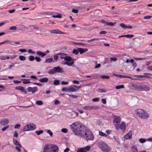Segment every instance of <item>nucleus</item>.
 <instances>
[{"mask_svg":"<svg viewBox=\"0 0 152 152\" xmlns=\"http://www.w3.org/2000/svg\"><path fill=\"white\" fill-rule=\"evenodd\" d=\"M77 87V86L75 85H73L69 86V91L70 92H75L76 91V89L75 88Z\"/></svg>","mask_w":152,"mask_h":152,"instance_id":"nucleus-13","label":"nucleus"},{"mask_svg":"<svg viewBox=\"0 0 152 152\" xmlns=\"http://www.w3.org/2000/svg\"><path fill=\"white\" fill-rule=\"evenodd\" d=\"M35 59L38 62L40 61H41V58L39 57H36L35 58Z\"/></svg>","mask_w":152,"mask_h":152,"instance_id":"nucleus-55","label":"nucleus"},{"mask_svg":"<svg viewBox=\"0 0 152 152\" xmlns=\"http://www.w3.org/2000/svg\"><path fill=\"white\" fill-rule=\"evenodd\" d=\"M78 50L80 54H82L88 51V49L86 48L83 49L81 48H78Z\"/></svg>","mask_w":152,"mask_h":152,"instance_id":"nucleus-15","label":"nucleus"},{"mask_svg":"<svg viewBox=\"0 0 152 152\" xmlns=\"http://www.w3.org/2000/svg\"><path fill=\"white\" fill-rule=\"evenodd\" d=\"M0 59L1 60H5L6 59V58L5 56H2L0 57Z\"/></svg>","mask_w":152,"mask_h":152,"instance_id":"nucleus-64","label":"nucleus"},{"mask_svg":"<svg viewBox=\"0 0 152 152\" xmlns=\"http://www.w3.org/2000/svg\"><path fill=\"white\" fill-rule=\"evenodd\" d=\"M113 75L117 77H120V78H124V77H126V78H130L132 80L137 79H136V78H132L130 77L127 76H125V75H120L114 74Z\"/></svg>","mask_w":152,"mask_h":152,"instance_id":"nucleus-12","label":"nucleus"},{"mask_svg":"<svg viewBox=\"0 0 152 152\" xmlns=\"http://www.w3.org/2000/svg\"><path fill=\"white\" fill-rule=\"evenodd\" d=\"M63 68H61L60 66L54 67L53 69H51L48 72V73L50 75H53L56 73H63L64 72Z\"/></svg>","mask_w":152,"mask_h":152,"instance_id":"nucleus-5","label":"nucleus"},{"mask_svg":"<svg viewBox=\"0 0 152 152\" xmlns=\"http://www.w3.org/2000/svg\"><path fill=\"white\" fill-rule=\"evenodd\" d=\"M69 82H65L64 81H62L61 82V84L62 85H66L67 84L69 83Z\"/></svg>","mask_w":152,"mask_h":152,"instance_id":"nucleus-62","label":"nucleus"},{"mask_svg":"<svg viewBox=\"0 0 152 152\" xmlns=\"http://www.w3.org/2000/svg\"><path fill=\"white\" fill-rule=\"evenodd\" d=\"M34 59L35 58L33 56H30L29 57V60L30 61H33Z\"/></svg>","mask_w":152,"mask_h":152,"instance_id":"nucleus-44","label":"nucleus"},{"mask_svg":"<svg viewBox=\"0 0 152 152\" xmlns=\"http://www.w3.org/2000/svg\"><path fill=\"white\" fill-rule=\"evenodd\" d=\"M37 54L38 55L42 57L45 56L46 55V54L40 51H37Z\"/></svg>","mask_w":152,"mask_h":152,"instance_id":"nucleus-19","label":"nucleus"},{"mask_svg":"<svg viewBox=\"0 0 152 152\" xmlns=\"http://www.w3.org/2000/svg\"><path fill=\"white\" fill-rule=\"evenodd\" d=\"M74 43L75 45H82L83 46H84L86 45V44L83 43L82 42H74Z\"/></svg>","mask_w":152,"mask_h":152,"instance_id":"nucleus-52","label":"nucleus"},{"mask_svg":"<svg viewBox=\"0 0 152 152\" xmlns=\"http://www.w3.org/2000/svg\"><path fill=\"white\" fill-rule=\"evenodd\" d=\"M150 87L147 85L144 84H141L140 91L148 92L150 91Z\"/></svg>","mask_w":152,"mask_h":152,"instance_id":"nucleus-8","label":"nucleus"},{"mask_svg":"<svg viewBox=\"0 0 152 152\" xmlns=\"http://www.w3.org/2000/svg\"><path fill=\"white\" fill-rule=\"evenodd\" d=\"M36 104L37 105H41L43 104V102L41 101H36Z\"/></svg>","mask_w":152,"mask_h":152,"instance_id":"nucleus-41","label":"nucleus"},{"mask_svg":"<svg viewBox=\"0 0 152 152\" xmlns=\"http://www.w3.org/2000/svg\"><path fill=\"white\" fill-rule=\"evenodd\" d=\"M120 127V129L122 130H124L125 129V123L124 122H122Z\"/></svg>","mask_w":152,"mask_h":152,"instance_id":"nucleus-23","label":"nucleus"},{"mask_svg":"<svg viewBox=\"0 0 152 152\" xmlns=\"http://www.w3.org/2000/svg\"><path fill=\"white\" fill-rule=\"evenodd\" d=\"M99 100V99L98 98H94L92 99V100L94 102H98Z\"/></svg>","mask_w":152,"mask_h":152,"instance_id":"nucleus-58","label":"nucleus"},{"mask_svg":"<svg viewBox=\"0 0 152 152\" xmlns=\"http://www.w3.org/2000/svg\"><path fill=\"white\" fill-rule=\"evenodd\" d=\"M132 137V131L129 130L128 133L124 136V138L126 139H131Z\"/></svg>","mask_w":152,"mask_h":152,"instance_id":"nucleus-10","label":"nucleus"},{"mask_svg":"<svg viewBox=\"0 0 152 152\" xmlns=\"http://www.w3.org/2000/svg\"><path fill=\"white\" fill-rule=\"evenodd\" d=\"M15 89L17 90H20L21 91H24V87L21 86H17L15 87Z\"/></svg>","mask_w":152,"mask_h":152,"instance_id":"nucleus-27","label":"nucleus"},{"mask_svg":"<svg viewBox=\"0 0 152 152\" xmlns=\"http://www.w3.org/2000/svg\"><path fill=\"white\" fill-rule=\"evenodd\" d=\"M58 54V53L57 54L54 55L53 56L54 60L56 61H57L58 59V56H60Z\"/></svg>","mask_w":152,"mask_h":152,"instance_id":"nucleus-28","label":"nucleus"},{"mask_svg":"<svg viewBox=\"0 0 152 152\" xmlns=\"http://www.w3.org/2000/svg\"><path fill=\"white\" fill-rule=\"evenodd\" d=\"M48 80V79L47 77H44L42 78H41L39 79V81L42 83L47 82Z\"/></svg>","mask_w":152,"mask_h":152,"instance_id":"nucleus-20","label":"nucleus"},{"mask_svg":"<svg viewBox=\"0 0 152 152\" xmlns=\"http://www.w3.org/2000/svg\"><path fill=\"white\" fill-rule=\"evenodd\" d=\"M17 28L16 26H12L9 29L10 30H14V31H16L17 30Z\"/></svg>","mask_w":152,"mask_h":152,"instance_id":"nucleus-43","label":"nucleus"},{"mask_svg":"<svg viewBox=\"0 0 152 152\" xmlns=\"http://www.w3.org/2000/svg\"><path fill=\"white\" fill-rule=\"evenodd\" d=\"M83 148L85 151H88L90 150V146H87Z\"/></svg>","mask_w":152,"mask_h":152,"instance_id":"nucleus-31","label":"nucleus"},{"mask_svg":"<svg viewBox=\"0 0 152 152\" xmlns=\"http://www.w3.org/2000/svg\"><path fill=\"white\" fill-rule=\"evenodd\" d=\"M42 14L43 15L46 16L48 18L50 16L53 15V12H46L42 13Z\"/></svg>","mask_w":152,"mask_h":152,"instance_id":"nucleus-18","label":"nucleus"},{"mask_svg":"<svg viewBox=\"0 0 152 152\" xmlns=\"http://www.w3.org/2000/svg\"><path fill=\"white\" fill-rule=\"evenodd\" d=\"M47 132L50 135V136L51 137H52L53 136V133L50 130H48Z\"/></svg>","mask_w":152,"mask_h":152,"instance_id":"nucleus-54","label":"nucleus"},{"mask_svg":"<svg viewBox=\"0 0 152 152\" xmlns=\"http://www.w3.org/2000/svg\"><path fill=\"white\" fill-rule=\"evenodd\" d=\"M97 91L99 92L104 93L106 92V91L104 89L99 88L97 89Z\"/></svg>","mask_w":152,"mask_h":152,"instance_id":"nucleus-36","label":"nucleus"},{"mask_svg":"<svg viewBox=\"0 0 152 152\" xmlns=\"http://www.w3.org/2000/svg\"><path fill=\"white\" fill-rule=\"evenodd\" d=\"M91 110L93 109L94 110L98 109L99 108V106H91Z\"/></svg>","mask_w":152,"mask_h":152,"instance_id":"nucleus-30","label":"nucleus"},{"mask_svg":"<svg viewBox=\"0 0 152 152\" xmlns=\"http://www.w3.org/2000/svg\"><path fill=\"white\" fill-rule=\"evenodd\" d=\"M124 88V86L123 85L118 86L116 87V88L117 89H118L120 88Z\"/></svg>","mask_w":152,"mask_h":152,"instance_id":"nucleus-35","label":"nucleus"},{"mask_svg":"<svg viewBox=\"0 0 152 152\" xmlns=\"http://www.w3.org/2000/svg\"><path fill=\"white\" fill-rule=\"evenodd\" d=\"M28 52L29 53L34 54L35 53V52L33 51L31 49H29L28 50Z\"/></svg>","mask_w":152,"mask_h":152,"instance_id":"nucleus-56","label":"nucleus"},{"mask_svg":"<svg viewBox=\"0 0 152 152\" xmlns=\"http://www.w3.org/2000/svg\"><path fill=\"white\" fill-rule=\"evenodd\" d=\"M9 121L8 119L7 118L4 119L3 120H1L0 121L1 124L3 125L7 124L9 123Z\"/></svg>","mask_w":152,"mask_h":152,"instance_id":"nucleus-14","label":"nucleus"},{"mask_svg":"<svg viewBox=\"0 0 152 152\" xmlns=\"http://www.w3.org/2000/svg\"><path fill=\"white\" fill-rule=\"evenodd\" d=\"M61 131L62 132L64 133H66L68 132V130L66 128L62 129H61Z\"/></svg>","mask_w":152,"mask_h":152,"instance_id":"nucleus-53","label":"nucleus"},{"mask_svg":"<svg viewBox=\"0 0 152 152\" xmlns=\"http://www.w3.org/2000/svg\"><path fill=\"white\" fill-rule=\"evenodd\" d=\"M100 39H99V38H94V39H91L89 40H88V42H90L93 41L94 40H100Z\"/></svg>","mask_w":152,"mask_h":152,"instance_id":"nucleus-59","label":"nucleus"},{"mask_svg":"<svg viewBox=\"0 0 152 152\" xmlns=\"http://www.w3.org/2000/svg\"><path fill=\"white\" fill-rule=\"evenodd\" d=\"M19 51L22 53H26L27 52V50L25 49H20L19 50Z\"/></svg>","mask_w":152,"mask_h":152,"instance_id":"nucleus-48","label":"nucleus"},{"mask_svg":"<svg viewBox=\"0 0 152 152\" xmlns=\"http://www.w3.org/2000/svg\"><path fill=\"white\" fill-rule=\"evenodd\" d=\"M35 132L37 135H40L43 132V131L42 130L36 131H35Z\"/></svg>","mask_w":152,"mask_h":152,"instance_id":"nucleus-40","label":"nucleus"},{"mask_svg":"<svg viewBox=\"0 0 152 152\" xmlns=\"http://www.w3.org/2000/svg\"><path fill=\"white\" fill-rule=\"evenodd\" d=\"M11 42L9 41L8 40H6L3 42H0V45H2L7 43H10Z\"/></svg>","mask_w":152,"mask_h":152,"instance_id":"nucleus-47","label":"nucleus"},{"mask_svg":"<svg viewBox=\"0 0 152 152\" xmlns=\"http://www.w3.org/2000/svg\"><path fill=\"white\" fill-rule=\"evenodd\" d=\"M83 109L86 110H91V106H86L83 107Z\"/></svg>","mask_w":152,"mask_h":152,"instance_id":"nucleus-42","label":"nucleus"},{"mask_svg":"<svg viewBox=\"0 0 152 152\" xmlns=\"http://www.w3.org/2000/svg\"><path fill=\"white\" fill-rule=\"evenodd\" d=\"M120 26L123 28H126V26L123 23H121L120 24Z\"/></svg>","mask_w":152,"mask_h":152,"instance_id":"nucleus-50","label":"nucleus"},{"mask_svg":"<svg viewBox=\"0 0 152 152\" xmlns=\"http://www.w3.org/2000/svg\"><path fill=\"white\" fill-rule=\"evenodd\" d=\"M116 23L115 22L114 23H113L112 22H108L107 23V25L109 26H114L115 24H116Z\"/></svg>","mask_w":152,"mask_h":152,"instance_id":"nucleus-46","label":"nucleus"},{"mask_svg":"<svg viewBox=\"0 0 152 152\" xmlns=\"http://www.w3.org/2000/svg\"><path fill=\"white\" fill-rule=\"evenodd\" d=\"M85 151L83 150V148H80L77 151V152H84Z\"/></svg>","mask_w":152,"mask_h":152,"instance_id":"nucleus-60","label":"nucleus"},{"mask_svg":"<svg viewBox=\"0 0 152 152\" xmlns=\"http://www.w3.org/2000/svg\"><path fill=\"white\" fill-rule=\"evenodd\" d=\"M62 91L63 92H69V87H65L62 88Z\"/></svg>","mask_w":152,"mask_h":152,"instance_id":"nucleus-29","label":"nucleus"},{"mask_svg":"<svg viewBox=\"0 0 152 152\" xmlns=\"http://www.w3.org/2000/svg\"><path fill=\"white\" fill-rule=\"evenodd\" d=\"M19 58L21 61H24L26 59V57L23 56H19Z\"/></svg>","mask_w":152,"mask_h":152,"instance_id":"nucleus-33","label":"nucleus"},{"mask_svg":"<svg viewBox=\"0 0 152 152\" xmlns=\"http://www.w3.org/2000/svg\"><path fill=\"white\" fill-rule=\"evenodd\" d=\"M79 52L78 49L76 50V49H74L72 51V53L73 54L77 55L78 53Z\"/></svg>","mask_w":152,"mask_h":152,"instance_id":"nucleus-34","label":"nucleus"},{"mask_svg":"<svg viewBox=\"0 0 152 152\" xmlns=\"http://www.w3.org/2000/svg\"><path fill=\"white\" fill-rule=\"evenodd\" d=\"M53 61V59L52 58H49L45 60V63H49Z\"/></svg>","mask_w":152,"mask_h":152,"instance_id":"nucleus-26","label":"nucleus"},{"mask_svg":"<svg viewBox=\"0 0 152 152\" xmlns=\"http://www.w3.org/2000/svg\"><path fill=\"white\" fill-rule=\"evenodd\" d=\"M13 142L15 145L21 146V145L19 141L15 139L14 138L13 139Z\"/></svg>","mask_w":152,"mask_h":152,"instance_id":"nucleus-22","label":"nucleus"},{"mask_svg":"<svg viewBox=\"0 0 152 152\" xmlns=\"http://www.w3.org/2000/svg\"><path fill=\"white\" fill-rule=\"evenodd\" d=\"M64 58H65L64 60L65 61H68L69 62L72 61H73V60L71 57L67 56H65Z\"/></svg>","mask_w":152,"mask_h":152,"instance_id":"nucleus-21","label":"nucleus"},{"mask_svg":"<svg viewBox=\"0 0 152 152\" xmlns=\"http://www.w3.org/2000/svg\"><path fill=\"white\" fill-rule=\"evenodd\" d=\"M136 115L142 119H145L149 117V116L146 111L142 109H138L135 110Z\"/></svg>","mask_w":152,"mask_h":152,"instance_id":"nucleus-3","label":"nucleus"},{"mask_svg":"<svg viewBox=\"0 0 152 152\" xmlns=\"http://www.w3.org/2000/svg\"><path fill=\"white\" fill-rule=\"evenodd\" d=\"M101 78L103 79V78H106L109 79L110 78V77L108 75H103L101 77Z\"/></svg>","mask_w":152,"mask_h":152,"instance_id":"nucleus-51","label":"nucleus"},{"mask_svg":"<svg viewBox=\"0 0 152 152\" xmlns=\"http://www.w3.org/2000/svg\"><path fill=\"white\" fill-rule=\"evenodd\" d=\"M74 64V62L73 61H71L70 62H69L68 61L65 62L64 64L65 65L66 64L69 66H71Z\"/></svg>","mask_w":152,"mask_h":152,"instance_id":"nucleus-25","label":"nucleus"},{"mask_svg":"<svg viewBox=\"0 0 152 152\" xmlns=\"http://www.w3.org/2000/svg\"><path fill=\"white\" fill-rule=\"evenodd\" d=\"M50 32L51 33L57 34H64V33L58 29L50 30Z\"/></svg>","mask_w":152,"mask_h":152,"instance_id":"nucleus-11","label":"nucleus"},{"mask_svg":"<svg viewBox=\"0 0 152 152\" xmlns=\"http://www.w3.org/2000/svg\"><path fill=\"white\" fill-rule=\"evenodd\" d=\"M117 60V58L115 57H111L110 58V61H116Z\"/></svg>","mask_w":152,"mask_h":152,"instance_id":"nucleus-61","label":"nucleus"},{"mask_svg":"<svg viewBox=\"0 0 152 152\" xmlns=\"http://www.w3.org/2000/svg\"><path fill=\"white\" fill-rule=\"evenodd\" d=\"M58 54L60 56H66L67 55V54H66V53H58Z\"/></svg>","mask_w":152,"mask_h":152,"instance_id":"nucleus-63","label":"nucleus"},{"mask_svg":"<svg viewBox=\"0 0 152 152\" xmlns=\"http://www.w3.org/2000/svg\"><path fill=\"white\" fill-rule=\"evenodd\" d=\"M58 147L56 145L47 144L43 147V152H58Z\"/></svg>","mask_w":152,"mask_h":152,"instance_id":"nucleus-2","label":"nucleus"},{"mask_svg":"<svg viewBox=\"0 0 152 152\" xmlns=\"http://www.w3.org/2000/svg\"><path fill=\"white\" fill-rule=\"evenodd\" d=\"M97 144L98 147L103 152H109L111 150V148L103 141H99Z\"/></svg>","mask_w":152,"mask_h":152,"instance_id":"nucleus-4","label":"nucleus"},{"mask_svg":"<svg viewBox=\"0 0 152 152\" xmlns=\"http://www.w3.org/2000/svg\"><path fill=\"white\" fill-rule=\"evenodd\" d=\"M132 152H138V149L137 147L134 146H133L132 147Z\"/></svg>","mask_w":152,"mask_h":152,"instance_id":"nucleus-24","label":"nucleus"},{"mask_svg":"<svg viewBox=\"0 0 152 152\" xmlns=\"http://www.w3.org/2000/svg\"><path fill=\"white\" fill-rule=\"evenodd\" d=\"M125 37L127 38H131L134 37L133 34H126L125 35Z\"/></svg>","mask_w":152,"mask_h":152,"instance_id":"nucleus-49","label":"nucleus"},{"mask_svg":"<svg viewBox=\"0 0 152 152\" xmlns=\"http://www.w3.org/2000/svg\"><path fill=\"white\" fill-rule=\"evenodd\" d=\"M21 147V146H19L18 145L17 146H16L15 148L18 151L20 152L21 151V150L20 148Z\"/></svg>","mask_w":152,"mask_h":152,"instance_id":"nucleus-57","label":"nucleus"},{"mask_svg":"<svg viewBox=\"0 0 152 152\" xmlns=\"http://www.w3.org/2000/svg\"><path fill=\"white\" fill-rule=\"evenodd\" d=\"M37 127L34 124H29L24 126L23 130L24 131H27L34 130Z\"/></svg>","mask_w":152,"mask_h":152,"instance_id":"nucleus-6","label":"nucleus"},{"mask_svg":"<svg viewBox=\"0 0 152 152\" xmlns=\"http://www.w3.org/2000/svg\"><path fill=\"white\" fill-rule=\"evenodd\" d=\"M99 134L100 135L102 136H103V137L107 136V134H105L104 133H103L102 132H99Z\"/></svg>","mask_w":152,"mask_h":152,"instance_id":"nucleus-37","label":"nucleus"},{"mask_svg":"<svg viewBox=\"0 0 152 152\" xmlns=\"http://www.w3.org/2000/svg\"><path fill=\"white\" fill-rule=\"evenodd\" d=\"M141 85V84L138 83H130L129 84V87L131 89L140 91Z\"/></svg>","mask_w":152,"mask_h":152,"instance_id":"nucleus-7","label":"nucleus"},{"mask_svg":"<svg viewBox=\"0 0 152 152\" xmlns=\"http://www.w3.org/2000/svg\"><path fill=\"white\" fill-rule=\"evenodd\" d=\"M27 90L28 92H31L32 93H34L38 90V88L36 86L33 87H29L27 88Z\"/></svg>","mask_w":152,"mask_h":152,"instance_id":"nucleus-9","label":"nucleus"},{"mask_svg":"<svg viewBox=\"0 0 152 152\" xmlns=\"http://www.w3.org/2000/svg\"><path fill=\"white\" fill-rule=\"evenodd\" d=\"M52 17L53 18H62V16L61 14L58 13H56L55 15L54 14V12H53V15Z\"/></svg>","mask_w":152,"mask_h":152,"instance_id":"nucleus-17","label":"nucleus"},{"mask_svg":"<svg viewBox=\"0 0 152 152\" xmlns=\"http://www.w3.org/2000/svg\"><path fill=\"white\" fill-rule=\"evenodd\" d=\"M70 127L76 135L83 137L87 141L94 140V136L91 131L82 126L80 123H73L70 125Z\"/></svg>","mask_w":152,"mask_h":152,"instance_id":"nucleus-1","label":"nucleus"},{"mask_svg":"<svg viewBox=\"0 0 152 152\" xmlns=\"http://www.w3.org/2000/svg\"><path fill=\"white\" fill-rule=\"evenodd\" d=\"M53 84L55 85H58L60 84V81L58 80H55L53 82Z\"/></svg>","mask_w":152,"mask_h":152,"instance_id":"nucleus-32","label":"nucleus"},{"mask_svg":"<svg viewBox=\"0 0 152 152\" xmlns=\"http://www.w3.org/2000/svg\"><path fill=\"white\" fill-rule=\"evenodd\" d=\"M29 79H26L25 81H23V84H28L31 83L30 81H29Z\"/></svg>","mask_w":152,"mask_h":152,"instance_id":"nucleus-45","label":"nucleus"},{"mask_svg":"<svg viewBox=\"0 0 152 152\" xmlns=\"http://www.w3.org/2000/svg\"><path fill=\"white\" fill-rule=\"evenodd\" d=\"M139 141L141 143H143L146 141V140L144 138H140L139 139Z\"/></svg>","mask_w":152,"mask_h":152,"instance_id":"nucleus-38","label":"nucleus"},{"mask_svg":"<svg viewBox=\"0 0 152 152\" xmlns=\"http://www.w3.org/2000/svg\"><path fill=\"white\" fill-rule=\"evenodd\" d=\"M121 121L120 118L119 116H115L114 118L113 123H119Z\"/></svg>","mask_w":152,"mask_h":152,"instance_id":"nucleus-16","label":"nucleus"},{"mask_svg":"<svg viewBox=\"0 0 152 152\" xmlns=\"http://www.w3.org/2000/svg\"><path fill=\"white\" fill-rule=\"evenodd\" d=\"M66 95L69 96V97H72L73 99H76L77 97V96L74 95H69V94H66Z\"/></svg>","mask_w":152,"mask_h":152,"instance_id":"nucleus-39","label":"nucleus"}]
</instances>
